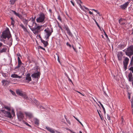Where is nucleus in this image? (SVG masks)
Listing matches in <instances>:
<instances>
[{"label":"nucleus","instance_id":"1","mask_svg":"<svg viewBox=\"0 0 133 133\" xmlns=\"http://www.w3.org/2000/svg\"><path fill=\"white\" fill-rule=\"evenodd\" d=\"M11 37V35L8 28L3 32L1 38L6 39V38L9 39Z\"/></svg>","mask_w":133,"mask_h":133},{"label":"nucleus","instance_id":"2","mask_svg":"<svg viewBox=\"0 0 133 133\" xmlns=\"http://www.w3.org/2000/svg\"><path fill=\"white\" fill-rule=\"evenodd\" d=\"M42 27V25L38 26H35L34 28H30V29L33 31L34 34H38L39 32L42 31L40 29Z\"/></svg>","mask_w":133,"mask_h":133},{"label":"nucleus","instance_id":"3","mask_svg":"<svg viewBox=\"0 0 133 133\" xmlns=\"http://www.w3.org/2000/svg\"><path fill=\"white\" fill-rule=\"evenodd\" d=\"M38 17L36 19V21L37 22L41 23L44 21L45 18L44 14L42 12L40 13L38 15Z\"/></svg>","mask_w":133,"mask_h":133},{"label":"nucleus","instance_id":"4","mask_svg":"<svg viewBox=\"0 0 133 133\" xmlns=\"http://www.w3.org/2000/svg\"><path fill=\"white\" fill-rule=\"evenodd\" d=\"M125 54L126 55L130 57L132 55H133V45H131L127 48L125 51Z\"/></svg>","mask_w":133,"mask_h":133},{"label":"nucleus","instance_id":"5","mask_svg":"<svg viewBox=\"0 0 133 133\" xmlns=\"http://www.w3.org/2000/svg\"><path fill=\"white\" fill-rule=\"evenodd\" d=\"M44 31L46 33V34L45 36V37L46 39L49 38V36L51 35L53 31L52 29H51V30L50 31L48 28L45 29Z\"/></svg>","mask_w":133,"mask_h":133},{"label":"nucleus","instance_id":"6","mask_svg":"<svg viewBox=\"0 0 133 133\" xmlns=\"http://www.w3.org/2000/svg\"><path fill=\"white\" fill-rule=\"evenodd\" d=\"M129 61V59L127 57L125 58L123 63L124 65V70L125 71L127 69V66Z\"/></svg>","mask_w":133,"mask_h":133},{"label":"nucleus","instance_id":"7","mask_svg":"<svg viewBox=\"0 0 133 133\" xmlns=\"http://www.w3.org/2000/svg\"><path fill=\"white\" fill-rule=\"evenodd\" d=\"M40 74L38 71L36 72H35L31 75V76L33 78H37L38 79L40 77Z\"/></svg>","mask_w":133,"mask_h":133},{"label":"nucleus","instance_id":"8","mask_svg":"<svg viewBox=\"0 0 133 133\" xmlns=\"http://www.w3.org/2000/svg\"><path fill=\"white\" fill-rule=\"evenodd\" d=\"M17 116L18 119L20 121H22L24 117L23 114L20 112L17 114Z\"/></svg>","mask_w":133,"mask_h":133},{"label":"nucleus","instance_id":"9","mask_svg":"<svg viewBox=\"0 0 133 133\" xmlns=\"http://www.w3.org/2000/svg\"><path fill=\"white\" fill-rule=\"evenodd\" d=\"M2 111L3 112L4 114V116H6L10 118H11L12 117L11 115L10 112H7L3 110H2Z\"/></svg>","mask_w":133,"mask_h":133},{"label":"nucleus","instance_id":"10","mask_svg":"<svg viewBox=\"0 0 133 133\" xmlns=\"http://www.w3.org/2000/svg\"><path fill=\"white\" fill-rule=\"evenodd\" d=\"M35 17L34 19H33L32 21L30 22L29 26L30 27V29L31 28V27H32L33 26L34 24H35L36 26V25H37L36 23L35 22Z\"/></svg>","mask_w":133,"mask_h":133},{"label":"nucleus","instance_id":"11","mask_svg":"<svg viewBox=\"0 0 133 133\" xmlns=\"http://www.w3.org/2000/svg\"><path fill=\"white\" fill-rule=\"evenodd\" d=\"M30 76V73L26 75V77H25V80L28 82H29L31 80V78Z\"/></svg>","mask_w":133,"mask_h":133},{"label":"nucleus","instance_id":"12","mask_svg":"<svg viewBox=\"0 0 133 133\" xmlns=\"http://www.w3.org/2000/svg\"><path fill=\"white\" fill-rule=\"evenodd\" d=\"M64 28H65V29L68 35L71 37L72 36V35L67 26H65Z\"/></svg>","mask_w":133,"mask_h":133},{"label":"nucleus","instance_id":"13","mask_svg":"<svg viewBox=\"0 0 133 133\" xmlns=\"http://www.w3.org/2000/svg\"><path fill=\"white\" fill-rule=\"evenodd\" d=\"M129 3V2H126L123 5H121L120 6L121 8L123 9H125L126 8H127Z\"/></svg>","mask_w":133,"mask_h":133},{"label":"nucleus","instance_id":"14","mask_svg":"<svg viewBox=\"0 0 133 133\" xmlns=\"http://www.w3.org/2000/svg\"><path fill=\"white\" fill-rule=\"evenodd\" d=\"M12 11L15 15L18 17L21 20L23 18L22 15L19 13L16 12L15 11L12 10Z\"/></svg>","mask_w":133,"mask_h":133},{"label":"nucleus","instance_id":"15","mask_svg":"<svg viewBox=\"0 0 133 133\" xmlns=\"http://www.w3.org/2000/svg\"><path fill=\"white\" fill-rule=\"evenodd\" d=\"M7 49L6 48L4 45L3 46V47L2 48V49L0 50V53L6 52Z\"/></svg>","mask_w":133,"mask_h":133},{"label":"nucleus","instance_id":"16","mask_svg":"<svg viewBox=\"0 0 133 133\" xmlns=\"http://www.w3.org/2000/svg\"><path fill=\"white\" fill-rule=\"evenodd\" d=\"M46 128L47 130L51 133H55V131H54L52 128L48 127H46Z\"/></svg>","mask_w":133,"mask_h":133},{"label":"nucleus","instance_id":"17","mask_svg":"<svg viewBox=\"0 0 133 133\" xmlns=\"http://www.w3.org/2000/svg\"><path fill=\"white\" fill-rule=\"evenodd\" d=\"M25 114L26 116H28L30 118H32L33 117L32 114L31 113L25 112Z\"/></svg>","mask_w":133,"mask_h":133},{"label":"nucleus","instance_id":"18","mask_svg":"<svg viewBox=\"0 0 133 133\" xmlns=\"http://www.w3.org/2000/svg\"><path fill=\"white\" fill-rule=\"evenodd\" d=\"M21 20L23 21L24 24L26 26L28 24V22H29V20L27 19H26L23 18V19Z\"/></svg>","mask_w":133,"mask_h":133},{"label":"nucleus","instance_id":"19","mask_svg":"<svg viewBox=\"0 0 133 133\" xmlns=\"http://www.w3.org/2000/svg\"><path fill=\"white\" fill-rule=\"evenodd\" d=\"M16 93L18 95L21 96H23V95L24 94V93H22V91H21L18 89L16 90Z\"/></svg>","mask_w":133,"mask_h":133},{"label":"nucleus","instance_id":"20","mask_svg":"<svg viewBox=\"0 0 133 133\" xmlns=\"http://www.w3.org/2000/svg\"><path fill=\"white\" fill-rule=\"evenodd\" d=\"M41 41L44 45L45 47H46L48 45V43L47 41H44L42 39H41Z\"/></svg>","mask_w":133,"mask_h":133},{"label":"nucleus","instance_id":"21","mask_svg":"<svg viewBox=\"0 0 133 133\" xmlns=\"http://www.w3.org/2000/svg\"><path fill=\"white\" fill-rule=\"evenodd\" d=\"M11 77L13 78H19L22 77V76H18L17 74H15L11 75Z\"/></svg>","mask_w":133,"mask_h":133},{"label":"nucleus","instance_id":"22","mask_svg":"<svg viewBox=\"0 0 133 133\" xmlns=\"http://www.w3.org/2000/svg\"><path fill=\"white\" fill-rule=\"evenodd\" d=\"M129 81H131L132 79V74L131 73H130L128 75Z\"/></svg>","mask_w":133,"mask_h":133},{"label":"nucleus","instance_id":"23","mask_svg":"<svg viewBox=\"0 0 133 133\" xmlns=\"http://www.w3.org/2000/svg\"><path fill=\"white\" fill-rule=\"evenodd\" d=\"M39 120L36 118L35 119L34 123L37 125H38L39 124Z\"/></svg>","mask_w":133,"mask_h":133},{"label":"nucleus","instance_id":"24","mask_svg":"<svg viewBox=\"0 0 133 133\" xmlns=\"http://www.w3.org/2000/svg\"><path fill=\"white\" fill-rule=\"evenodd\" d=\"M20 26L23 28L24 30L25 31H27V30L26 28L22 24H21L20 25Z\"/></svg>","mask_w":133,"mask_h":133},{"label":"nucleus","instance_id":"25","mask_svg":"<svg viewBox=\"0 0 133 133\" xmlns=\"http://www.w3.org/2000/svg\"><path fill=\"white\" fill-rule=\"evenodd\" d=\"M98 102L101 105V106L102 107V108H103V110L104 111V114H105L106 113V111H105V109L103 105H102V104L101 103V102Z\"/></svg>","mask_w":133,"mask_h":133},{"label":"nucleus","instance_id":"26","mask_svg":"<svg viewBox=\"0 0 133 133\" xmlns=\"http://www.w3.org/2000/svg\"><path fill=\"white\" fill-rule=\"evenodd\" d=\"M18 65H21L22 64V62L20 59V58L19 57H18Z\"/></svg>","mask_w":133,"mask_h":133},{"label":"nucleus","instance_id":"27","mask_svg":"<svg viewBox=\"0 0 133 133\" xmlns=\"http://www.w3.org/2000/svg\"><path fill=\"white\" fill-rule=\"evenodd\" d=\"M22 96L25 99H28V97L27 96L25 93H24V94L23 95V96Z\"/></svg>","mask_w":133,"mask_h":133},{"label":"nucleus","instance_id":"28","mask_svg":"<svg viewBox=\"0 0 133 133\" xmlns=\"http://www.w3.org/2000/svg\"><path fill=\"white\" fill-rule=\"evenodd\" d=\"M16 1V0H11L10 1V4L13 5Z\"/></svg>","mask_w":133,"mask_h":133},{"label":"nucleus","instance_id":"29","mask_svg":"<svg viewBox=\"0 0 133 133\" xmlns=\"http://www.w3.org/2000/svg\"><path fill=\"white\" fill-rule=\"evenodd\" d=\"M95 21V22L96 24V25H97V26L99 28V29L101 31V29L99 26V25H98V23H97V21H96L95 20V19H93Z\"/></svg>","mask_w":133,"mask_h":133},{"label":"nucleus","instance_id":"30","mask_svg":"<svg viewBox=\"0 0 133 133\" xmlns=\"http://www.w3.org/2000/svg\"><path fill=\"white\" fill-rule=\"evenodd\" d=\"M74 118H75V119L78 122H79V123L81 125H82V126L83 127H84V126L83 125V124H82L81 123V122H80L79 121V120L77 118H76V117H75L74 116Z\"/></svg>","mask_w":133,"mask_h":133},{"label":"nucleus","instance_id":"31","mask_svg":"<svg viewBox=\"0 0 133 133\" xmlns=\"http://www.w3.org/2000/svg\"><path fill=\"white\" fill-rule=\"evenodd\" d=\"M117 57L119 60H121L122 59V57L120 55L118 54L117 55Z\"/></svg>","mask_w":133,"mask_h":133},{"label":"nucleus","instance_id":"32","mask_svg":"<svg viewBox=\"0 0 133 133\" xmlns=\"http://www.w3.org/2000/svg\"><path fill=\"white\" fill-rule=\"evenodd\" d=\"M105 118L106 119H107L109 121L110 120V116L109 115H107V116L105 117Z\"/></svg>","mask_w":133,"mask_h":133},{"label":"nucleus","instance_id":"33","mask_svg":"<svg viewBox=\"0 0 133 133\" xmlns=\"http://www.w3.org/2000/svg\"><path fill=\"white\" fill-rule=\"evenodd\" d=\"M2 82L3 83V84H4L5 83L6 84L9 83L8 81L5 80H2Z\"/></svg>","mask_w":133,"mask_h":133},{"label":"nucleus","instance_id":"34","mask_svg":"<svg viewBox=\"0 0 133 133\" xmlns=\"http://www.w3.org/2000/svg\"><path fill=\"white\" fill-rule=\"evenodd\" d=\"M23 123L24 124H25L26 125H27L28 126H29V127H31V126L28 123H27V122H25V121H23Z\"/></svg>","mask_w":133,"mask_h":133},{"label":"nucleus","instance_id":"35","mask_svg":"<svg viewBox=\"0 0 133 133\" xmlns=\"http://www.w3.org/2000/svg\"><path fill=\"white\" fill-rule=\"evenodd\" d=\"M10 91L11 92L12 95H16L15 93L13 91H12L11 90H10Z\"/></svg>","mask_w":133,"mask_h":133},{"label":"nucleus","instance_id":"36","mask_svg":"<svg viewBox=\"0 0 133 133\" xmlns=\"http://www.w3.org/2000/svg\"><path fill=\"white\" fill-rule=\"evenodd\" d=\"M4 45H3L1 43H0V50L2 49V48L3 47Z\"/></svg>","mask_w":133,"mask_h":133},{"label":"nucleus","instance_id":"37","mask_svg":"<svg viewBox=\"0 0 133 133\" xmlns=\"http://www.w3.org/2000/svg\"><path fill=\"white\" fill-rule=\"evenodd\" d=\"M56 56H57V60H58V62H59V63H60V60L59 59V58L58 55L57 54H56Z\"/></svg>","mask_w":133,"mask_h":133},{"label":"nucleus","instance_id":"38","mask_svg":"<svg viewBox=\"0 0 133 133\" xmlns=\"http://www.w3.org/2000/svg\"><path fill=\"white\" fill-rule=\"evenodd\" d=\"M15 22L14 20L11 21V24L13 26H14V25Z\"/></svg>","mask_w":133,"mask_h":133},{"label":"nucleus","instance_id":"39","mask_svg":"<svg viewBox=\"0 0 133 133\" xmlns=\"http://www.w3.org/2000/svg\"><path fill=\"white\" fill-rule=\"evenodd\" d=\"M21 65H18H18L15 67V70H16V69H18L20 66Z\"/></svg>","mask_w":133,"mask_h":133},{"label":"nucleus","instance_id":"40","mask_svg":"<svg viewBox=\"0 0 133 133\" xmlns=\"http://www.w3.org/2000/svg\"><path fill=\"white\" fill-rule=\"evenodd\" d=\"M79 6H80V7L82 9V10H83L84 11V7H83V6H82L81 4H79Z\"/></svg>","mask_w":133,"mask_h":133},{"label":"nucleus","instance_id":"41","mask_svg":"<svg viewBox=\"0 0 133 133\" xmlns=\"http://www.w3.org/2000/svg\"><path fill=\"white\" fill-rule=\"evenodd\" d=\"M97 111L98 112V114H99V116H100V118H101V120H103V119H102V117H101V116H102V115H101L100 114V113H99V111H98V110H97Z\"/></svg>","mask_w":133,"mask_h":133},{"label":"nucleus","instance_id":"42","mask_svg":"<svg viewBox=\"0 0 133 133\" xmlns=\"http://www.w3.org/2000/svg\"><path fill=\"white\" fill-rule=\"evenodd\" d=\"M5 108L9 111H10V108L6 106L5 107Z\"/></svg>","mask_w":133,"mask_h":133},{"label":"nucleus","instance_id":"43","mask_svg":"<svg viewBox=\"0 0 133 133\" xmlns=\"http://www.w3.org/2000/svg\"><path fill=\"white\" fill-rule=\"evenodd\" d=\"M129 70L132 71V73H133V67H131L129 69Z\"/></svg>","mask_w":133,"mask_h":133},{"label":"nucleus","instance_id":"44","mask_svg":"<svg viewBox=\"0 0 133 133\" xmlns=\"http://www.w3.org/2000/svg\"><path fill=\"white\" fill-rule=\"evenodd\" d=\"M12 115H13L14 116L15 115V112H14V110L13 109L12 110Z\"/></svg>","mask_w":133,"mask_h":133},{"label":"nucleus","instance_id":"45","mask_svg":"<svg viewBox=\"0 0 133 133\" xmlns=\"http://www.w3.org/2000/svg\"><path fill=\"white\" fill-rule=\"evenodd\" d=\"M131 107H133V99L131 100Z\"/></svg>","mask_w":133,"mask_h":133},{"label":"nucleus","instance_id":"46","mask_svg":"<svg viewBox=\"0 0 133 133\" xmlns=\"http://www.w3.org/2000/svg\"><path fill=\"white\" fill-rule=\"evenodd\" d=\"M122 20L123 19L122 18L120 19L119 20V23H121V22L122 21Z\"/></svg>","mask_w":133,"mask_h":133},{"label":"nucleus","instance_id":"47","mask_svg":"<svg viewBox=\"0 0 133 133\" xmlns=\"http://www.w3.org/2000/svg\"><path fill=\"white\" fill-rule=\"evenodd\" d=\"M58 19L60 21H61V17L59 16L58 17Z\"/></svg>","mask_w":133,"mask_h":133},{"label":"nucleus","instance_id":"48","mask_svg":"<svg viewBox=\"0 0 133 133\" xmlns=\"http://www.w3.org/2000/svg\"><path fill=\"white\" fill-rule=\"evenodd\" d=\"M67 130H68L70 131V132H71V133H76L74 132H73L71 130H70V129H68Z\"/></svg>","mask_w":133,"mask_h":133},{"label":"nucleus","instance_id":"49","mask_svg":"<svg viewBox=\"0 0 133 133\" xmlns=\"http://www.w3.org/2000/svg\"><path fill=\"white\" fill-rule=\"evenodd\" d=\"M76 92H78V93H79L80 94H81V95H82V96H84V95L83 94H82V93H81L80 92H79L78 91H76Z\"/></svg>","mask_w":133,"mask_h":133},{"label":"nucleus","instance_id":"50","mask_svg":"<svg viewBox=\"0 0 133 133\" xmlns=\"http://www.w3.org/2000/svg\"><path fill=\"white\" fill-rule=\"evenodd\" d=\"M70 2H71V3H72V5H73L74 6H75V4L72 1H71Z\"/></svg>","mask_w":133,"mask_h":133},{"label":"nucleus","instance_id":"51","mask_svg":"<svg viewBox=\"0 0 133 133\" xmlns=\"http://www.w3.org/2000/svg\"><path fill=\"white\" fill-rule=\"evenodd\" d=\"M83 7H84V8L86 10H88V11H89V9L85 7L84 6H83Z\"/></svg>","mask_w":133,"mask_h":133},{"label":"nucleus","instance_id":"52","mask_svg":"<svg viewBox=\"0 0 133 133\" xmlns=\"http://www.w3.org/2000/svg\"><path fill=\"white\" fill-rule=\"evenodd\" d=\"M104 34L105 35V36L106 37H107V38H108V36L107 35V34H106V33H104Z\"/></svg>","mask_w":133,"mask_h":133},{"label":"nucleus","instance_id":"53","mask_svg":"<svg viewBox=\"0 0 133 133\" xmlns=\"http://www.w3.org/2000/svg\"><path fill=\"white\" fill-rule=\"evenodd\" d=\"M133 61V56L132 57L131 62H132Z\"/></svg>","mask_w":133,"mask_h":133},{"label":"nucleus","instance_id":"54","mask_svg":"<svg viewBox=\"0 0 133 133\" xmlns=\"http://www.w3.org/2000/svg\"><path fill=\"white\" fill-rule=\"evenodd\" d=\"M89 14L90 15H92L93 14V13L91 11H89Z\"/></svg>","mask_w":133,"mask_h":133},{"label":"nucleus","instance_id":"55","mask_svg":"<svg viewBox=\"0 0 133 133\" xmlns=\"http://www.w3.org/2000/svg\"><path fill=\"white\" fill-rule=\"evenodd\" d=\"M17 55L18 56H21V55L19 53L17 54Z\"/></svg>","mask_w":133,"mask_h":133},{"label":"nucleus","instance_id":"56","mask_svg":"<svg viewBox=\"0 0 133 133\" xmlns=\"http://www.w3.org/2000/svg\"><path fill=\"white\" fill-rule=\"evenodd\" d=\"M66 44H67V45H68V46H69L70 47H71V45L70 44H68V43H67Z\"/></svg>","mask_w":133,"mask_h":133},{"label":"nucleus","instance_id":"57","mask_svg":"<svg viewBox=\"0 0 133 133\" xmlns=\"http://www.w3.org/2000/svg\"><path fill=\"white\" fill-rule=\"evenodd\" d=\"M10 44L11 45L12 44V40H10Z\"/></svg>","mask_w":133,"mask_h":133},{"label":"nucleus","instance_id":"58","mask_svg":"<svg viewBox=\"0 0 133 133\" xmlns=\"http://www.w3.org/2000/svg\"><path fill=\"white\" fill-rule=\"evenodd\" d=\"M55 132L57 133H61L60 132L58 131H57L56 130Z\"/></svg>","mask_w":133,"mask_h":133},{"label":"nucleus","instance_id":"59","mask_svg":"<svg viewBox=\"0 0 133 133\" xmlns=\"http://www.w3.org/2000/svg\"><path fill=\"white\" fill-rule=\"evenodd\" d=\"M96 12L98 14H99V15H100L99 12H98L97 11V12Z\"/></svg>","mask_w":133,"mask_h":133},{"label":"nucleus","instance_id":"60","mask_svg":"<svg viewBox=\"0 0 133 133\" xmlns=\"http://www.w3.org/2000/svg\"><path fill=\"white\" fill-rule=\"evenodd\" d=\"M92 10H93V11H95L96 12H97V10H95V9H92Z\"/></svg>","mask_w":133,"mask_h":133},{"label":"nucleus","instance_id":"61","mask_svg":"<svg viewBox=\"0 0 133 133\" xmlns=\"http://www.w3.org/2000/svg\"><path fill=\"white\" fill-rule=\"evenodd\" d=\"M104 94H105V95L107 96V94H106V92L105 91H104Z\"/></svg>","mask_w":133,"mask_h":133},{"label":"nucleus","instance_id":"62","mask_svg":"<svg viewBox=\"0 0 133 133\" xmlns=\"http://www.w3.org/2000/svg\"><path fill=\"white\" fill-rule=\"evenodd\" d=\"M11 21L14 20L12 17L11 18Z\"/></svg>","mask_w":133,"mask_h":133},{"label":"nucleus","instance_id":"63","mask_svg":"<svg viewBox=\"0 0 133 133\" xmlns=\"http://www.w3.org/2000/svg\"><path fill=\"white\" fill-rule=\"evenodd\" d=\"M78 48L79 49H80L81 48V46H79L78 47Z\"/></svg>","mask_w":133,"mask_h":133},{"label":"nucleus","instance_id":"64","mask_svg":"<svg viewBox=\"0 0 133 133\" xmlns=\"http://www.w3.org/2000/svg\"><path fill=\"white\" fill-rule=\"evenodd\" d=\"M132 108V114H133V107H131Z\"/></svg>","mask_w":133,"mask_h":133}]
</instances>
